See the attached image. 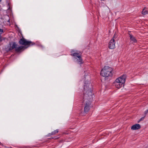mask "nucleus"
I'll return each mask as SVG.
<instances>
[{
    "instance_id": "nucleus-1",
    "label": "nucleus",
    "mask_w": 148,
    "mask_h": 148,
    "mask_svg": "<svg viewBox=\"0 0 148 148\" xmlns=\"http://www.w3.org/2000/svg\"><path fill=\"white\" fill-rule=\"evenodd\" d=\"M88 84L85 83L84 89V100H82V102L84 103L85 107L84 111L86 113L88 112L90 109V100L92 98V86L90 84V82L88 81Z\"/></svg>"
},
{
    "instance_id": "nucleus-2",
    "label": "nucleus",
    "mask_w": 148,
    "mask_h": 148,
    "mask_svg": "<svg viewBox=\"0 0 148 148\" xmlns=\"http://www.w3.org/2000/svg\"><path fill=\"white\" fill-rule=\"evenodd\" d=\"M126 77V75H123L117 78L114 83L115 87L120 88L123 86Z\"/></svg>"
},
{
    "instance_id": "nucleus-3",
    "label": "nucleus",
    "mask_w": 148,
    "mask_h": 148,
    "mask_svg": "<svg viewBox=\"0 0 148 148\" xmlns=\"http://www.w3.org/2000/svg\"><path fill=\"white\" fill-rule=\"evenodd\" d=\"M112 68L108 66H105L101 70V75L105 78L111 76L112 75Z\"/></svg>"
},
{
    "instance_id": "nucleus-4",
    "label": "nucleus",
    "mask_w": 148,
    "mask_h": 148,
    "mask_svg": "<svg viewBox=\"0 0 148 148\" xmlns=\"http://www.w3.org/2000/svg\"><path fill=\"white\" fill-rule=\"evenodd\" d=\"M31 41H27L23 38L21 39L19 41L20 44L25 46L29 45L31 44Z\"/></svg>"
},
{
    "instance_id": "nucleus-5",
    "label": "nucleus",
    "mask_w": 148,
    "mask_h": 148,
    "mask_svg": "<svg viewBox=\"0 0 148 148\" xmlns=\"http://www.w3.org/2000/svg\"><path fill=\"white\" fill-rule=\"evenodd\" d=\"M71 55L73 56L77 57V59L78 61V64H80L82 63V60L80 56L79 55L78 53L75 52L74 53H72Z\"/></svg>"
},
{
    "instance_id": "nucleus-6",
    "label": "nucleus",
    "mask_w": 148,
    "mask_h": 148,
    "mask_svg": "<svg viewBox=\"0 0 148 148\" xmlns=\"http://www.w3.org/2000/svg\"><path fill=\"white\" fill-rule=\"evenodd\" d=\"M109 47L110 49H113L115 48V40L112 39L110 40L109 44Z\"/></svg>"
},
{
    "instance_id": "nucleus-7",
    "label": "nucleus",
    "mask_w": 148,
    "mask_h": 148,
    "mask_svg": "<svg viewBox=\"0 0 148 148\" xmlns=\"http://www.w3.org/2000/svg\"><path fill=\"white\" fill-rule=\"evenodd\" d=\"M17 46V45L15 42L10 43L9 47H8L9 50H12L14 48L15 49Z\"/></svg>"
},
{
    "instance_id": "nucleus-8",
    "label": "nucleus",
    "mask_w": 148,
    "mask_h": 148,
    "mask_svg": "<svg viewBox=\"0 0 148 148\" xmlns=\"http://www.w3.org/2000/svg\"><path fill=\"white\" fill-rule=\"evenodd\" d=\"M140 128V126L139 124H136L132 125L131 127L132 130H136L139 129Z\"/></svg>"
},
{
    "instance_id": "nucleus-9",
    "label": "nucleus",
    "mask_w": 148,
    "mask_h": 148,
    "mask_svg": "<svg viewBox=\"0 0 148 148\" xmlns=\"http://www.w3.org/2000/svg\"><path fill=\"white\" fill-rule=\"evenodd\" d=\"M24 48V49H25L26 48H25V46H21L19 47H17L16 46L15 49V51L17 52H20Z\"/></svg>"
},
{
    "instance_id": "nucleus-10",
    "label": "nucleus",
    "mask_w": 148,
    "mask_h": 148,
    "mask_svg": "<svg viewBox=\"0 0 148 148\" xmlns=\"http://www.w3.org/2000/svg\"><path fill=\"white\" fill-rule=\"evenodd\" d=\"M130 39L132 42V43H136L137 42V40H136V39L132 35H130Z\"/></svg>"
},
{
    "instance_id": "nucleus-11",
    "label": "nucleus",
    "mask_w": 148,
    "mask_h": 148,
    "mask_svg": "<svg viewBox=\"0 0 148 148\" xmlns=\"http://www.w3.org/2000/svg\"><path fill=\"white\" fill-rule=\"evenodd\" d=\"M147 14V11L145 9H144L142 11V14L143 15H145Z\"/></svg>"
},
{
    "instance_id": "nucleus-12",
    "label": "nucleus",
    "mask_w": 148,
    "mask_h": 148,
    "mask_svg": "<svg viewBox=\"0 0 148 148\" xmlns=\"http://www.w3.org/2000/svg\"><path fill=\"white\" fill-rule=\"evenodd\" d=\"M58 130H55L54 132H52L51 133V134L52 135H54L56 134V133L58 132Z\"/></svg>"
},
{
    "instance_id": "nucleus-13",
    "label": "nucleus",
    "mask_w": 148,
    "mask_h": 148,
    "mask_svg": "<svg viewBox=\"0 0 148 148\" xmlns=\"http://www.w3.org/2000/svg\"><path fill=\"white\" fill-rule=\"evenodd\" d=\"M3 32V30L2 29H0V35L1 36V35Z\"/></svg>"
},
{
    "instance_id": "nucleus-14",
    "label": "nucleus",
    "mask_w": 148,
    "mask_h": 148,
    "mask_svg": "<svg viewBox=\"0 0 148 148\" xmlns=\"http://www.w3.org/2000/svg\"><path fill=\"white\" fill-rule=\"evenodd\" d=\"M116 37H117L116 35V34H115L114 35L113 38L112 39H114L115 40V39Z\"/></svg>"
},
{
    "instance_id": "nucleus-15",
    "label": "nucleus",
    "mask_w": 148,
    "mask_h": 148,
    "mask_svg": "<svg viewBox=\"0 0 148 148\" xmlns=\"http://www.w3.org/2000/svg\"><path fill=\"white\" fill-rule=\"evenodd\" d=\"M2 40V37L0 35V42H1Z\"/></svg>"
},
{
    "instance_id": "nucleus-16",
    "label": "nucleus",
    "mask_w": 148,
    "mask_h": 148,
    "mask_svg": "<svg viewBox=\"0 0 148 148\" xmlns=\"http://www.w3.org/2000/svg\"><path fill=\"white\" fill-rule=\"evenodd\" d=\"M148 112V110L147 111H145V113H147V112Z\"/></svg>"
},
{
    "instance_id": "nucleus-17",
    "label": "nucleus",
    "mask_w": 148,
    "mask_h": 148,
    "mask_svg": "<svg viewBox=\"0 0 148 148\" xmlns=\"http://www.w3.org/2000/svg\"><path fill=\"white\" fill-rule=\"evenodd\" d=\"M2 1V0H0V2Z\"/></svg>"
}]
</instances>
